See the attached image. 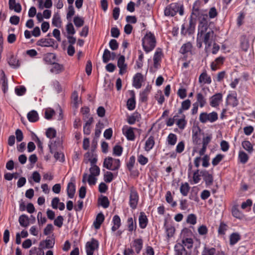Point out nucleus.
<instances>
[{"mask_svg": "<svg viewBox=\"0 0 255 255\" xmlns=\"http://www.w3.org/2000/svg\"><path fill=\"white\" fill-rule=\"evenodd\" d=\"M216 40V35L213 30L209 28L204 29L203 27L201 30H198L196 39L197 47L200 48L204 43L205 44V49L207 50L211 47Z\"/></svg>", "mask_w": 255, "mask_h": 255, "instance_id": "1", "label": "nucleus"}, {"mask_svg": "<svg viewBox=\"0 0 255 255\" xmlns=\"http://www.w3.org/2000/svg\"><path fill=\"white\" fill-rule=\"evenodd\" d=\"M156 41L155 36L151 32H147L142 40V45L144 50L148 53L156 46Z\"/></svg>", "mask_w": 255, "mask_h": 255, "instance_id": "2", "label": "nucleus"}, {"mask_svg": "<svg viewBox=\"0 0 255 255\" xmlns=\"http://www.w3.org/2000/svg\"><path fill=\"white\" fill-rule=\"evenodd\" d=\"M177 12L180 15L184 13V8L182 5L178 3H172L167 5L164 9V14L166 16H174Z\"/></svg>", "mask_w": 255, "mask_h": 255, "instance_id": "3", "label": "nucleus"}, {"mask_svg": "<svg viewBox=\"0 0 255 255\" xmlns=\"http://www.w3.org/2000/svg\"><path fill=\"white\" fill-rule=\"evenodd\" d=\"M192 236L191 231L188 228L183 229L181 233V245H183V247H187V249H190L193 247V241L191 238Z\"/></svg>", "mask_w": 255, "mask_h": 255, "instance_id": "4", "label": "nucleus"}, {"mask_svg": "<svg viewBox=\"0 0 255 255\" xmlns=\"http://www.w3.org/2000/svg\"><path fill=\"white\" fill-rule=\"evenodd\" d=\"M121 166V161L119 159L108 157L104 160L103 166L107 169L116 171L118 170Z\"/></svg>", "mask_w": 255, "mask_h": 255, "instance_id": "5", "label": "nucleus"}, {"mask_svg": "<svg viewBox=\"0 0 255 255\" xmlns=\"http://www.w3.org/2000/svg\"><path fill=\"white\" fill-rule=\"evenodd\" d=\"M218 119V115L216 112L213 111L211 113L202 112L199 117V121L202 124L209 122L213 123Z\"/></svg>", "mask_w": 255, "mask_h": 255, "instance_id": "6", "label": "nucleus"}, {"mask_svg": "<svg viewBox=\"0 0 255 255\" xmlns=\"http://www.w3.org/2000/svg\"><path fill=\"white\" fill-rule=\"evenodd\" d=\"M130 195L129 204L132 209H135L138 202L139 196L136 189L131 186L129 188Z\"/></svg>", "mask_w": 255, "mask_h": 255, "instance_id": "7", "label": "nucleus"}, {"mask_svg": "<svg viewBox=\"0 0 255 255\" xmlns=\"http://www.w3.org/2000/svg\"><path fill=\"white\" fill-rule=\"evenodd\" d=\"M99 248L98 241L92 238L91 241L88 242L86 244V250L87 255H93L94 252Z\"/></svg>", "mask_w": 255, "mask_h": 255, "instance_id": "8", "label": "nucleus"}, {"mask_svg": "<svg viewBox=\"0 0 255 255\" xmlns=\"http://www.w3.org/2000/svg\"><path fill=\"white\" fill-rule=\"evenodd\" d=\"M223 101V94L221 93H216L209 98V104L211 107L217 108Z\"/></svg>", "mask_w": 255, "mask_h": 255, "instance_id": "9", "label": "nucleus"}, {"mask_svg": "<svg viewBox=\"0 0 255 255\" xmlns=\"http://www.w3.org/2000/svg\"><path fill=\"white\" fill-rule=\"evenodd\" d=\"M164 228L165 229L167 239L173 237L175 232V229L172 223L167 220H165L164 224Z\"/></svg>", "mask_w": 255, "mask_h": 255, "instance_id": "10", "label": "nucleus"}, {"mask_svg": "<svg viewBox=\"0 0 255 255\" xmlns=\"http://www.w3.org/2000/svg\"><path fill=\"white\" fill-rule=\"evenodd\" d=\"M163 55L162 49L160 48H157L153 56V64L155 68H158L160 66Z\"/></svg>", "mask_w": 255, "mask_h": 255, "instance_id": "11", "label": "nucleus"}, {"mask_svg": "<svg viewBox=\"0 0 255 255\" xmlns=\"http://www.w3.org/2000/svg\"><path fill=\"white\" fill-rule=\"evenodd\" d=\"M200 173L207 186L212 185L213 183V176L212 174L210 173L207 170H202L200 172Z\"/></svg>", "mask_w": 255, "mask_h": 255, "instance_id": "12", "label": "nucleus"}, {"mask_svg": "<svg viewBox=\"0 0 255 255\" xmlns=\"http://www.w3.org/2000/svg\"><path fill=\"white\" fill-rule=\"evenodd\" d=\"M55 43L52 38H41L36 42V45L41 47H53Z\"/></svg>", "mask_w": 255, "mask_h": 255, "instance_id": "13", "label": "nucleus"}, {"mask_svg": "<svg viewBox=\"0 0 255 255\" xmlns=\"http://www.w3.org/2000/svg\"><path fill=\"white\" fill-rule=\"evenodd\" d=\"M197 105L200 108H203L207 104V99L206 94H204L201 92L197 93L196 96Z\"/></svg>", "mask_w": 255, "mask_h": 255, "instance_id": "14", "label": "nucleus"}, {"mask_svg": "<svg viewBox=\"0 0 255 255\" xmlns=\"http://www.w3.org/2000/svg\"><path fill=\"white\" fill-rule=\"evenodd\" d=\"M212 138V136L211 134L208 135L203 138L202 147L199 151V153L200 156L204 155L206 151L207 146L208 144L211 142Z\"/></svg>", "mask_w": 255, "mask_h": 255, "instance_id": "15", "label": "nucleus"}, {"mask_svg": "<svg viewBox=\"0 0 255 255\" xmlns=\"http://www.w3.org/2000/svg\"><path fill=\"white\" fill-rule=\"evenodd\" d=\"M143 81V75L140 73H137L133 77L132 86L136 89H139Z\"/></svg>", "mask_w": 255, "mask_h": 255, "instance_id": "16", "label": "nucleus"}, {"mask_svg": "<svg viewBox=\"0 0 255 255\" xmlns=\"http://www.w3.org/2000/svg\"><path fill=\"white\" fill-rule=\"evenodd\" d=\"M152 87L151 85H147L145 89L139 94V99L141 102L145 103L148 100V96L149 94Z\"/></svg>", "mask_w": 255, "mask_h": 255, "instance_id": "17", "label": "nucleus"}, {"mask_svg": "<svg viewBox=\"0 0 255 255\" xmlns=\"http://www.w3.org/2000/svg\"><path fill=\"white\" fill-rule=\"evenodd\" d=\"M125 57L123 55L120 56L118 60V66L120 68L119 74L123 75L124 74L127 68V65L125 63Z\"/></svg>", "mask_w": 255, "mask_h": 255, "instance_id": "18", "label": "nucleus"}, {"mask_svg": "<svg viewBox=\"0 0 255 255\" xmlns=\"http://www.w3.org/2000/svg\"><path fill=\"white\" fill-rule=\"evenodd\" d=\"M143 246V241L141 239H136L133 241L131 244V247L135 250L137 254H139Z\"/></svg>", "mask_w": 255, "mask_h": 255, "instance_id": "19", "label": "nucleus"}, {"mask_svg": "<svg viewBox=\"0 0 255 255\" xmlns=\"http://www.w3.org/2000/svg\"><path fill=\"white\" fill-rule=\"evenodd\" d=\"M208 15L206 13H203L201 18H198L199 19V22L198 26V30H201L203 27L204 29L209 28V25L207 20Z\"/></svg>", "mask_w": 255, "mask_h": 255, "instance_id": "20", "label": "nucleus"}, {"mask_svg": "<svg viewBox=\"0 0 255 255\" xmlns=\"http://www.w3.org/2000/svg\"><path fill=\"white\" fill-rule=\"evenodd\" d=\"M225 61V58L223 56H220L217 58L211 64V68L212 71H216L223 64Z\"/></svg>", "mask_w": 255, "mask_h": 255, "instance_id": "21", "label": "nucleus"}, {"mask_svg": "<svg viewBox=\"0 0 255 255\" xmlns=\"http://www.w3.org/2000/svg\"><path fill=\"white\" fill-rule=\"evenodd\" d=\"M133 128L131 127H124L123 129L124 134L129 140H134L135 135L133 132Z\"/></svg>", "mask_w": 255, "mask_h": 255, "instance_id": "22", "label": "nucleus"}, {"mask_svg": "<svg viewBox=\"0 0 255 255\" xmlns=\"http://www.w3.org/2000/svg\"><path fill=\"white\" fill-rule=\"evenodd\" d=\"M138 221L139 226L141 229H143L146 227L148 223V220L145 213L143 212L140 213Z\"/></svg>", "mask_w": 255, "mask_h": 255, "instance_id": "23", "label": "nucleus"}, {"mask_svg": "<svg viewBox=\"0 0 255 255\" xmlns=\"http://www.w3.org/2000/svg\"><path fill=\"white\" fill-rule=\"evenodd\" d=\"M199 82L200 84H210L212 82L211 78L210 76H209L206 71H205L203 73L201 74L199 77Z\"/></svg>", "mask_w": 255, "mask_h": 255, "instance_id": "24", "label": "nucleus"}, {"mask_svg": "<svg viewBox=\"0 0 255 255\" xmlns=\"http://www.w3.org/2000/svg\"><path fill=\"white\" fill-rule=\"evenodd\" d=\"M227 104L229 105L235 107L238 105V100L236 94H229L227 97Z\"/></svg>", "mask_w": 255, "mask_h": 255, "instance_id": "25", "label": "nucleus"}, {"mask_svg": "<svg viewBox=\"0 0 255 255\" xmlns=\"http://www.w3.org/2000/svg\"><path fill=\"white\" fill-rule=\"evenodd\" d=\"M131 97L127 101V108L129 110H133L135 107V96L133 91H130Z\"/></svg>", "mask_w": 255, "mask_h": 255, "instance_id": "26", "label": "nucleus"}, {"mask_svg": "<svg viewBox=\"0 0 255 255\" xmlns=\"http://www.w3.org/2000/svg\"><path fill=\"white\" fill-rule=\"evenodd\" d=\"M127 227L128 231L130 233L135 231L137 227L136 219L133 220L132 217L128 218L127 220Z\"/></svg>", "mask_w": 255, "mask_h": 255, "instance_id": "27", "label": "nucleus"}, {"mask_svg": "<svg viewBox=\"0 0 255 255\" xmlns=\"http://www.w3.org/2000/svg\"><path fill=\"white\" fill-rule=\"evenodd\" d=\"M94 119L92 117H90L86 122L83 127V132L85 134L89 135L91 131L92 124L93 123Z\"/></svg>", "mask_w": 255, "mask_h": 255, "instance_id": "28", "label": "nucleus"}, {"mask_svg": "<svg viewBox=\"0 0 255 255\" xmlns=\"http://www.w3.org/2000/svg\"><path fill=\"white\" fill-rule=\"evenodd\" d=\"M193 48L192 44L191 42H188L184 44L180 49L179 52L180 53L184 55L188 53H192V49Z\"/></svg>", "mask_w": 255, "mask_h": 255, "instance_id": "29", "label": "nucleus"}, {"mask_svg": "<svg viewBox=\"0 0 255 255\" xmlns=\"http://www.w3.org/2000/svg\"><path fill=\"white\" fill-rule=\"evenodd\" d=\"M87 181L90 185H95L96 183L97 179L95 178V176H93L92 175H88L87 173H84L83 175V179L82 182L84 183L86 182L87 178Z\"/></svg>", "mask_w": 255, "mask_h": 255, "instance_id": "30", "label": "nucleus"}, {"mask_svg": "<svg viewBox=\"0 0 255 255\" xmlns=\"http://www.w3.org/2000/svg\"><path fill=\"white\" fill-rule=\"evenodd\" d=\"M76 191V186L74 183L70 182L68 184L67 192L68 196L70 198H73L74 196Z\"/></svg>", "mask_w": 255, "mask_h": 255, "instance_id": "31", "label": "nucleus"}, {"mask_svg": "<svg viewBox=\"0 0 255 255\" xmlns=\"http://www.w3.org/2000/svg\"><path fill=\"white\" fill-rule=\"evenodd\" d=\"M155 141L154 137L153 136H150L145 142L144 147V150L148 152L153 147Z\"/></svg>", "mask_w": 255, "mask_h": 255, "instance_id": "32", "label": "nucleus"}, {"mask_svg": "<svg viewBox=\"0 0 255 255\" xmlns=\"http://www.w3.org/2000/svg\"><path fill=\"white\" fill-rule=\"evenodd\" d=\"M56 60V55L52 53H48L43 56V60L45 63L49 64H52L55 63Z\"/></svg>", "mask_w": 255, "mask_h": 255, "instance_id": "33", "label": "nucleus"}, {"mask_svg": "<svg viewBox=\"0 0 255 255\" xmlns=\"http://www.w3.org/2000/svg\"><path fill=\"white\" fill-rule=\"evenodd\" d=\"M105 219L104 216L102 213H99L95 221L94 222V225L96 229H100L101 224L103 223Z\"/></svg>", "mask_w": 255, "mask_h": 255, "instance_id": "34", "label": "nucleus"}, {"mask_svg": "<svg viewBox=\"0 0 255 255\" xmlns=\"http://www.w3.org/2000/svg\"><path fill=\"white\" fill-rule=\"evenodd\" d=\"M7 62L9 65L13 68H18L20 65L18 60L12 54L8 58Z\"/></svg>", "mask_w": 255, "mask_h": 255, "instance_id": "35", "label": "nucleus"}, {"mask_svg": "<svg viewBox=\"0 0 255 255\" xmlns=\"http://www.w3.org/2000/svg\"><path fill=\"white\" fill-rule=\"evenodd\" d=\"M27 118L28 121L32 123L36 122L39 120L38 114L35 110L30 111L27 115Z\"/></svg>", "mask_w": 255, "mask_h": 255, "instance_id": "36", "label": "nucleus"}, {"mask_svg": "<svg viewBox=\"0 0 255 255\" xmlns=\"http://www.w3.org/2000/svg\"><path fill=\"white\" fill-rule=\"evenodd\" d=\"M191 106V101L187 99L181 103V108L178 110L177 114H183L184 111L187 110Z\"/></svg>", "mask_w": 255, "mask_h": 255, "instance_id": "37", "label": "nucleus"}, {"mask_svg": "<svg viewBox=\"0 0 255 255\" xmlns=\"http://www.w3.org/2000/svg\"><path fill=\"white\" fill-rule=\"evenodd\" d=\"M178 115V114H177ZM178 117H180V119H178L176 121V125L178 127V128L181 129H183L185 128L186 124L187 122L185 120V116L184 114H179Z\"/></svg>", "mask_w": 255, "mask_h": 255, "instance_id": "38", "label": "nucleus"}, {"mask_svg": "<svg viewBox=\"0 0 255 255\" xmlns=\"http://www.w3.org/2000/svg\"><path fill=\"white\" fill-rule=\"evenodd\" d=\"M240 45L242 50L247 51L249 47V42L246 35H242L240 38Z\"/></svg>", "mask_w": 255, "mask_h": 255, "instance_id": "39", "label": "nucleus"}, {"mask_svg": "<svg viewBox=\"0 0 255 255\" xmlns=\"http://www.w3.org/2000/svg\"><path fill=\"white\" fill-rule=\"evenodd\" d=\"M113 223L114 225L112 227V230L114 232L117 230L121 225V221L120 217L116 215L113 217Z\"/></svg>", "mask_w": 255, "mask_h": 255, "instance_id": "40", "label": "nucleus"}, {"mask_svg": "<svg viewBox=\"0 0 255 255\" xmlns=\"http://www.w3.org/2000/svg\"><path fill=\"white\" fill-rule=\"evenodd\" d=\"M217 249L214 247H205L202 253V255H216Z\"/></svg>", "mask_w": 255, "mask_h": 255, "instance_id": "41", "label": "nucleus"}, {"mask_svg": "<svg viewBox=\"0 0 255 255\" xmlns=\"http://www.w3.org/2000/svg\"><path fill=\"white\" fill-rule=\"evenodd\" d=\"M203 11L201 9H192V13L190 16V20H194L196 22L197 18H201L203 15Z\"/></svg>", "mask_w": 255, "mask_h": 255, "instance_id": "42", "label": "nucleus"}, {"mask_svg": "<svg viewBox=\"0 0 255 255\" xmlns=\"http://www.w3.org/2000/svg\"><path fill=\"white\" fill-rule=\"evenodd\" d=\"M190 188L189 185L187 182L182 183L180 187V193L183 196H186L188 195Z\"/></svg>", "mask_w": 255, "mask_h": 255, "instance_id": "43", "label": "nucleus"}, {"mask_svg": "<svg viewBox=\"0 0 255 255\" xmlns=\"http://www.w3.org/2000/svg\"><path fill=\"white\" fill-rule=\"evenodd\" d=\"M18 221L20 226L23 227H26L29 224L28 217L24 214L21 215L19 217Z\"/></svg>", "mask_w": 255, "mask_h": 255, "instance_id": "44", "label": "nucleus"}, {"mask_svg": "<svg viewBox=\"0 0 255 255\" xmlns=\"http://www.w3.org/2000/svg\"><path fill=\"white\" fill-rule=\"evenodd\" d=\"M175 251L176 252L175 255H183L184 253L187 254V251L183 245L180 243H178L174 247Z\"/></svg>", "mask_w": 255, "mask_h": 255, "instance_id": "45", "label": "nucleus"}, {"mask_svg": "<svg viewBox=\"0 0 255 255\" xmlns=\"http://www.w3.org/2000/svg\"><path fill=\"white\" fill-rule=\"evenodd\" d=\"M52 68L50 69L52 73L59 74L64 70L63 66L59 63H54Z\"/></svg>", "mask_w": 255, "mask_h": 255, "instance_id": "46", "label": "nucleus"}, {"mask_svg": "<svg viewBox=\"0 0 255 255\" xmlns=\"http://www.w3.org/2000/svg\"><path fill=\"white\" fill-rule=\"evenodd\" d=\"M241 239V237L238 233H234L230 236V244L232 246L236 244Z\"/></svg>", "mask_w": 255, "mask_h": 255, "instance_id": "47", "label": "nucleus"}, {"mask_svg": "<svg viewBox=\"0 0 255 255\" xmlns=\"http://www.w3.org/2000/svg\"><path fill=\"white\" fill-rule=\"evenodd\" d=\"M99 204L104 208H107L109 206L110 202L107 197L102 196L98 199Z\"/></svg>", "mask_w": 255, "mask_h": 255, "instance_id": "48", "label": "nucleus"}, {"mask_svg": "<svg viewBox=\"0 0 255 255\" xmlns=\"http://www.w3.org/2000/svg\"><path fill=\"white\" fill-rule=\"evenodd\" d=\"M243 147L249 153H252L253 151V146L252 143L248 140H245L242 142V143Z\"/></svg>", "mask_w": 255, "mask_h": 255, "instance_id": "49", "label": "nucleus"}, {"mask_svg": "<svg viewBox=\"0 0 255 255\" xmlns=\"http://www.w3.org/2000/svg\"><path fill=\"white\" fill-rule=\"evenodd\" d=\"M228 229V225L223 222H221L218 228V232L220 235H224Z\"/></svg>", "mask_w": 255, "mask_h": 255, "instance_id": "50", "label": "nucleus"}, {"mask_svg": "<svg viewBox=\"0 0 255 255\" xmlns=\"http://www.w3.org/2000/svg\"><path fill=\"white\" fill-rule=\"evenodd\" d=\"M232 215L238 219H241L243 217L242 213L238 209V206H234L232 209Z\"/></svg>", "mask_w": 255, "mask_h": 255, "instance_id": "51", "label": "nucleus"}, {"mask_svg": "<svg viewBox=\"0 0 255 255\" xmlns=\"http://www.w3.org/2000/svg\"><path fill=\"white\" fill-rule=\"evenodd\" d=\"M249 157L248 154L243 151H240L239 153V159L240 162L243 164L247 163Z\"/></svg>", "mask_w": 255, "mask_h": 255, "instance_id": "52", "label": "nucleus"}, {"mask_svg": "<svg viewBox=\"0 0 255 255\" xmlns=\"http://www.w3.org/2000/svg\"><path fill=\"white\" fill-rule=\"evenodd\" d=\"M177 137L176 134L174 133H170L167 138L168 144L174 145L176 143Z\"/></svg>", "mask_w": 255, "mask_h": 255, "instance_id": "53", "label": "nucleus"}, {"mask_svg": "<svg viewBox=\"0 0 255 255\" xmlns=\"http://www.w3.org/2000/svg\"><path fill=\"white\" fill-rule=\"evenodd\" d=\"M165 198L167 202L170 204L172 207H174L177 205L176 202L173 201V197L170 191H168L166 192Z\"/></svg>", "mask_w": 255, "mask_h": 255, "instance_id": "54", "label": "nucleus"}, {"mask_svg": "<svg viewBox=\"0 0 255 255\" xmlns=\"http://www.w3.org/2000/svg\"><path fill=\"white\" fill-rule=\"evenodd\" d=\"M73 22L76 27H80L84 25V20L83 17L76 16L74 18Z\"/></svg>", "mask_w": 255, "mask_h": 255, "instance_id": "55", "label": "nucleus"}, {"mask_svg": "<svg viewBox=\"0 0 255 255\" xmlns=\"http://www.w3.org/2000/svg\"><path fill=\"white\" fill-rule=\"evenodd\" d=\"M140 115L138 113H134L128 119V122L130 125L134 124L136 121L138 120Z\"/></svg>", "mask_w": 255, "mask_h": 255, "instance_id": "56", "label": "nucleus"}, {"mask_svg": "<svg viewBox=\"0 0 255 255\" xmlns=\"http://www.w3.org/2000/svg\"><path fill=\"white\" fill-rule=\"evenodd\" d=\"M111 59V52L107 49L104 50L103 55V61L105 63H108Z\"/></svg>", "mask_w": 255, "mask_h": 255, "instance_id": "57", "label": "nucleus"}, {"mask_svg": "<svg viewBox=\"0 0 255 255\" xmlns=\"http://www.w3.org/2000/svg\"><path fill=\"white\" fill-rule=\"evenodd\" d=\"M156 100L157 101L158 104L162 105L165 101V98L162 94L161 91H157L155 96Z\"/></svg>", "mask_w": 255, "mask_h": 255, "instance_id": "58", "label": "nucleus"}, {"mask_svg": "<svg viewBox=\"0 0 255 255\" xmlns=\"http://www.w3.org/2000/svg\"><path fill=\"white\" fill-rule=\"evenodd\" d=\"M196 22L194 20H189V24L187 28V31L188 34L190 35L194 33L195 30Z\"/></svg>", "mask_w": 255, "mask_h": 255, "instance_id": "59", "label": "nucleus"}, {"mask_svg": "<svg viewBox=\"0 0 255 255\" xmlns=\"http://www.w3.org/2000/svg\"><path fill=\"white\" fill-rule=\"evenodd\" d=\"M89 170L90 172V175H92L93 176H97L100 174V168L97 165L91 166Z\"/></svg>", "mask_w": 255, "mask_h": 255, "instance_id": "60", "label": "nucleus"}, {"mask_svg": "<svg viewBox=\"0 0 255 255\" xmlns=\"http://www.w3.org/2000/svg\"><path fill=\"white\" fill-rule=\"evenodd\" d=\"M61 21L59 15L58 14L54 15L52 22V24L56 27H59L61 26Z\"/></svg>", "mask_w": 255, "mask_h": 255, "instance_id": "61", "label": "nucleus"}, {"mask_svg": "<svg viewBox=\"0 0 255 255\" xmlns=\"http://www.w3.org/2000/svg\"><path fill=\"white\" fill-rule=\"evenodd\" d=\"M135 161V157L131 156L130 157L127 163V167L129 171H131L134 166Z\"/></svg>", "mask_w": 255, "mask_h": 255, "instance_id": "62", "label": "nucleus"}, {"mask_svg": "<svg viewBox=\"0 0 255 255\" xmlns=\"http://www.w3.org/2000/svg\"><path fill=\"white\" fill-rule=\"evenodd\" d=\"M224 155L221 154H219L214 158L212 161V163L213 166L217 165L223 159Z\"/></svg>", "mask_w": 255, "mask_h": 255, "instance_id": "63", "label": "nucleus"}, {"mask_svg": "<svg viewBox=\"0 0 255 255\" xmlns=\"http://www.w3.org/2000/svg\"><path fill=\"white\" fill-rule=\"evenodd\" d=\"M114 178L113 173L110 171H107L104 174V179L107 183L111 182Z\"/></svg>", "mask_w": 255, "mask_h": 255, "instance_id": "64", "label": "nucleus"}]
</instances>
